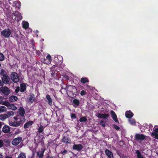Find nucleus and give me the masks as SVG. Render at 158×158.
<instances>
[{"label": "nucleus", "instance_id": "11", "mask_svg": "<svg viewBox=\"0 0 158 158\" xmlns=\"http://www.w3.org/2000/svg\"><path fill=\"white\" fill-rule=\"evenodd\" d=\"M72 104L75 108L78 107L80 104V102L79 100L74 99L72 101Z\"/></svg>", "mask_w": 158, "mask_h": 158}, {"label": "nucleus", "instance_id": "26", "mask_svg": "<svg viewBox=\"0 0 158 158\" xmlns=\"http://www.w3.org/2000/svg\"><path fill=\"white\" fill-rule=\"evenodd\" d=\"M69 86L70 87L71 91H73L74 92H77L76 87L75 86L69 85Z\"/></svg>", "mask_w": 158, "mask_h": 158}, {"label": "nucleus", "instance_id": "40", "mask_svg": "<svg viewBox=\"0 0 158 158\" xmlns=\"http://www.w3.org/2000/svg\"><path fill=\"white\" fill-rule=\"evenodd\" d=\"M152 136H154V138L156 139H158V134L156 132H152Z\"/></svg>", "mask_w": 158, "mask_h": 158}, {"label": "nucleus", "instance_id": "48", "mask_svg": "<svg viewBox=\"0 0 158 158\" xmlns=\"http://www.w3.org/2000/svg\"><path fill=\"white\" fill-rule=\"evenodd\" d=\"M4 143L2 140H0V148L3 146Z\"/></svg>", "mask_w": 158, "mask_h": 158}, {"label": "nucleus", "instance_id": "31", "mask_svg": "<svg viewBox=\"0 0 158 158\" xmlns=\"http://www.w3.org/2000/svg\"><path fill=\"white\" fill-rule=\"evenodd\" d=\"M29 26V23L27 22L24 23L23 24V27L24 29H27V28Z\"/></svg>", "mask_w": 158, "mask_h": 158}, {"label": "nucleus", "instance_id": "30", "mask_svg": "<svg viewBox=\"0 0 158 158\" xmlns=\"http://www.w3.org/2000/svg\"><path fill=\"white\" fill-rule=\"evenodd\" d=\"M7 118L8 117L6 114H1L0 115V119L2 121H4L6 118Z\"/></svg>", "mask_w": 158, "mask_h": 158}, {"label": "nucleus", "instance_id": "58", "mask_svg": "<svg viewBox=\"0 0 158 158\" xmlns=\"http://www.w3.org/2000/svg\"><path fill=\"white\" fill-rule=\"evenodd\" d=\"M2 123L0 122V129L1 128V127H2ZM3 123V124H4V123Z\"/></svg>", "mask_w": 158, "mask_h": 158}, {"label": "nucleus", "instance_id": "12", "mask_svg": "<svg viewBox=\"0 0 158 158\" xmlns=\"http://www.w3.org/2000/svg\"><path fill=\"white\" fill-rule=\"evenodd\" d=\"M62 142L66 144H70L71 140L69 137H67L65 136H62V139L61 141Z\"/></svg>", "mask_w": 158, "mask_h": 158}, {"label": "nucleus", "instance_id": "17", "mask_svg": "<svg viewBox=\"0 0 158 158\" xmlns=\"http://www.w3.org/2000/svg\"><path fill=\"white\" fill-rule=\"evenodd\" d=\"M97 114L98 117L100 118L105 119L109 116V114H102L98 113Z\"/></svg>", "mask_w": 158, "mask_h": 158}, {"label": "nucleus", "instance_id": "59", "mask_svg": "<svg viewBox=\"0 0 158 158\" xmlns=\"http://www.w3.org/2000/svg\"><path fill=\"white\" fill-rule=\"evenodd\" d=\"M4 158H12V157H10V156H6Z\"/></svg>", "mask_w": 158, "mask_h": 158}, {"label": "nucleus", "instance_id": "39", "mask_svg": "<svg viewBox=\"0 0 158 158\" xmlns=\"http://www.w3.org/2000/svg\"><path fill=\"white\" fill-rule=\"evenodd\" d=\"M9 108H10L13 110H16L17 107L14 104H11L10 105Z\"/></svg>", "mask_w": 158, "mask_h": 158}, {"label": "nucleus", "instance_id": "35", "mask_svg": "<svg viewBox=\"0 0 158 158\" xmlns=\"http://www.w3.org/2000/svg\"><path fill=\"white\" fill-rule=\"evenodd\" d=\"M6 108L5 106H0V113L4 111H6Z\"/></svg>", "mask_w": 158, "mask_h": 158}, {"label": "nucleus", "instance_id": "19", "mask_svg": "<svg viewBox=\"0 0 158 158\" xmlns=\"http://www.w3.org/2000/svg\"><path fill=\"white\" fill-rule=\"evenodd\" d=\"M35 100V95L33 94H31L28 98V101L31 103H33Z\"/></svg>", "mask_w": 158, "mask_h": 158}, {"label": "nucleus", "instance_id": "22", "mask_svg": "<svg viewBox=\"0 0 158 158\" xmlns=\"http://www.w3.org/2000/svg\"><path fill=\"white\" fill-rule=\"evenodd\" d=\"M46 98L48 100V104L50 106L52 105V101L50 95L48 94L46 95Z\"/></svg>", "mask_w": 158, "mask_h": 158}, {"label": "nucleus", "instance_id": "63", "mask_svg": "<svg viewBox=\"0 0 158 158\" xmlns=\"http://www.w3.org/2000/svg\"><path fill=\"white\" fill-rule=\"evenodd\" d=\"M11 37H12V35H11Z\"/></svg>", "mask_w": 158, "mask_h": 158}, {"label": "nucleus", "instance_id": "25", "mask_svg": "<svg viewBox=\"0 0 158 158\" xmlns=\"http://www.w3.org/2000/svg\"><path fill=\"white\" fill-rule=\"evenodd\" d=\"M18 97L15 96H10L9 98L10 101L11 102H14L18 100Z\"/></svg>", "mask_w": 158, "mask_h": 158}, {"label": "nucleus", "instance_id": "14", "mask_svg": "<svg viewBox=\"0 0 158 158\" xmlns=\"http://www.w3.org/2000/svg\"><path fill=\"white\" fill-rule=\"evenodd\" d=\"M105 153L108 158H114L113 153L108 149H106L105 151Z\"/></svg>", "mask_w": 158, "mask_h": 158}, {"label": "nucleus", "instance_id": "46", "mask_svg": "<svg viewBox=\"0 0 158 158\" xmlns=\"http://www.w3.org/2000/svg\"><path fill=\"white\" fill-rule=\"evenodd\" d=\"M86 94V92L84 90H82L80 92V94L81 96L85 95Z\"/></svg>", "mask_w": 158, "mask_h": 158}, {"label": "nucleus", "instance_id": "23", "mask_svg": "<svg viewBox=\"0 0 158 158\" xmlns=\"http://www.w3.org/2000/svg\"><path fill=\"white\" fill-rule=\"evenodd\" d=\"M42 151L40 152H37V156L40 158H42L44 156V153L45 150L43 149H41Z\"/></svg>", "mask_w": 158, "mask_h": 158}, {"label": "nucleus", "instance_id": "42", "mask_svg": "<svg viewBox=\"0 0 158 158\" xmlns=\"http://www.w3.org/2000/svg\"><path fill=\"white\" fill-rule=\"evenodd\" d=\"M4 56L1 53H0V61H2L4 60Z\"/></svg>", "mask_w": 158, "mask_h": 158}, {"label": "nucleus", "instance_id": "55", "mask_svg": "<svg viewBox=\"0 0 158 158\" xmlns=\"http://www.w3.org/2000/svg\"><path fill=\"white\" fill-rule=\"evenodd\" d=\"M19 87L18 89L17 88L15 89V91L17 93V92H19Z\"/></svg>", "mask_w": 158, "mask_h": 158}, {"label": "nucleus", "instance_id": "54", "mask_svg": "<svg viewBox=\"0 0 158 158\" xmlns=\"http://www.w3.org/2000/svg\"><path fill=\"white\" fill-rule=\"evenodd\" d=\"M3 85V84L2 81L0 79V86H2Z\"/></svg>", "mask_w": 158, "mask_h": 158}, {"label": "nucleus", "instance_id": "24", "mask_svg": "<svg viewBox=\"0 0 158 158\" xmlns=\"http://www.w3.org/2000/svg\"><path fill=\"white\" fill-rule=\"evenodd\" d=\"M69 91L70 92L69 94L70 95V97L73 98H75L77 95V92H74H74L73 91Z\"/></svg>", "mask_w": 158, "mask_h": 158}, {"label": "nucleus", "instance_id": "52", "mask_svg": "<svg viewBox=\"0 0 158 158\" xmlns=\"http://www.w3.org/2000/svg\"><path fill=\"white\" fill-rule=\"evenodd\" d=\"M56 74L53 71H52V73H51V75L52 77H54L55 76Z\"/></svg>", "mask_w": 158, "mask_h": 158}, {"label": "nucleus", "instance_id": "27", "mask_svg": "<svg viewBox=\"0 0 158 158\" xmlns=\"http://www.w3.org/2000/svg\"><path fill=\"white\" fill-rule=\"evenodd\" d=\"M89 82V80L86 77H82L81 79V82L82 83L85 84V83Z\"/></svg>", "mask_w": 158, "mask_h": 158}, {"label": "nucleus", "instance_id": "1", "mask_svg": "<svg viewBox=\"0 0 158 158\" xmlns=\"http://www.w3.org/2000/svg\"><path fill=\"white\" fill-rule=\"evenodd\" d=\"M10 77L12 81L15 83L18 82L19 80L17 73L15 72H13L11 73Z\"/></svg>", "mask_w": 158, "mask_h": 158}, {"label": "nucleus", "instance_id": "13", "mask_svg": "<svg viewBox=\"0 0 158 158\" xmlns=\"http://www.w3.org/2000/svg\"><path fill=\"white\" fill-rule=\"evenodd\" d=\"M110 114L111 115V117L114 120L116 123H118V121L117 118V115L115 112L113 110H112L110 112Z\"/></svg>", "mask_w": 158, "mask_h": 158}, {"label": "nucleus", "instance_id": "2", "mask_svg": "<svg viewBox=\"0 0 158 158\" xmlns=\"http://www.w3.org/2000/svg\"><path fill=\"white\" fill-rule=\"evenodd\" d=\"M11 30L8 28L3 30L1 32V35L5 38H8L11 34Z\"/></svg>", "mask_w": 158, "mask_h": 158}, {"label": "nucleus", "instance_id": "44", "mask_svg": "<svg viewBox=\"0 0 158 158\" xmlns=\"http://www.w3.org/2000/svg\"><path fill=\"white\" fill-rule=\"evenodd\" d=\"M114 128L118 131L119 130L120 128L116 125L114 124L113 125Z\"/></svg>", "mask_w": 158, "mask_h": 158}, {"label": "nucleus", "instance_id": "60", "mask_svg": "<svg viewBox=\"0 0 158 158\" xmlns=\"http://www.w3.org/2000/svg\"><path fill=\"white\" fill-rule=\"evenodd\" d=\"M65 77L68 79H69V77L68 76H66V77Z\"/></svg>", "mask_w": 158, "mask_h": 158}, {"label": "nucleus", "instance_id": "61", "mask_svg": "<svg viewBox=\"0 0 158 158\" xmlns=\"http://www.w3.org/2000/svg\"><path fill=\"white\" fill-rule=\"evenodd\" d=\"M14 119L15 120H17V118L15 117H14Z\"/></svg>", "mask_w": 158, "mask_h": 158}, {"label": "nucleus", "instance_id": "32", "mask_svg": "<svg viewBox=\"0 0 158 158\" xmlns=\"http://www.w3.org/2000/svg\"><path fill=\"white\" fill-rule=\"evenodd\" d=\"M1 104L5 105L9 107V106L10 105V103L9 102H8V101H5V102H4L3 101Z\"/></svg>", "mask_w": 158, "mask_h": 158}, {"label": "nucleus", "instance_id": "20", "mask_svg": "<svg viewBox=\"0 0 158 158\" xmlns=\"http://www.w3.org/2000/svg\"><path fill=\"white\" fill-rule=\"evenodd\" d=\"M19 113L21 117H24L25 110L23 107H20L19 109Z\"/></svg>", "mask_w": 158, "mask_h": 158}, {"label": "nucleus", "instance_id": "10", "mask_svg": "<svg viewBox=\"0 0 158 158\" xmlns=\"http://www.w3.org/2000/svg\"><path fill=\"white\" fill-rule=\"evenodd\" d=\"M83 148V146L81 144H74L73 146V150L78 151L81 150Z\"/></svg>", "mask_w": 158, "mask_h": 158}, {"label": "nucleus", "instance_id": "41", "mask_svg": "<svg viewBox=\"0 0 158 158\" xmlns=\"http://www.w3.org/2000/svg\"><path fill=\"white\" fill-rule=\"evenodd\" d=\"M5 71L3 69H2L1 70V72L0 73V75L1 76H4L7 75L6 74H5Z\"/></svg>", "mask_w": 158, "mask_h": 158}, {"label": "nucleus", "instance_id": "21", "mask_svg": "<svg viewBox=\"0 0 158 158\" xmlns=\"http://www.w3.org/2000/svg\"><path fill=\"white\" fill-rule=\"evenodd\" d=\"M26 85L24 83H21L20 84V92H24L26 89Z\"/></svg>", "mask_w": 158, "mask_h": 158}, {"label": "nucleus", "instance_id": "33", "mask_svg": "<svg viewBox=\"0 0 158 158\" xmlns=\"http://www.w3.org/2000/svg\"><path fill=\"white\" fill-rule=\"evenodd\" d=\"M14 113L13 111H8L6 112V114L8 117V118H9L11 116H13L14 115Z\"/></svg>", "mask_w": 158, "mask_h": 158}, {"label": "nucleus", "instance_id": "62", "mask_svg": "<svg viewBox=\"0 0 158 158\" xmlns=\"http://www.w3.org/2000/svg\"><path fill=\"white\" fill-rule=\"evenodd\" d=\"M53 69V67H52V69Z\"/></svg>", "mask_w": 158, "mask_h": 158}, {"label": "nucleus", "instance_id": "45", "mask_svg": "<svg viewBox=\"0 0 158 158\" xmlns=\"http://www.w3.org/2000/svg\"><path fill=\"white\" fill-rule=\"evenodd\" d=\"M68 152L67 151L64 149L63 151H61L60 152V153L62 154L63 155H65Z\"/></svg>", "mask_w": 158, "mask_h": 158}, {"label": "nucleus", "instance_id": "8", "mask_svg": "<svg viewBox=\"0 0 158 158\" xmlns=\"http://www.w3.org/2000/svg\"><path fill=\"white\" fill-rule=\"evenodd\" d=\"M52 61L51 57L50 55H48L46 58L43 59V62L44 63L46 64H50Z\"/></svg>", "mask_w": 158, "mask_h": 158}, {"label": "nucleus", "instance_id": "49", "mask_svg": "<svg viewBox=\"0 0 158 158\" xmlns=\"http://www.w3.org/2000/svg\"><path fill=\"white\" fill-rule=\"evenodd\" d=\"M100 124L103 127H104L105 126V124L104 123V122L103 120L101 121L100 122Z\"/></svg>", "mask_w": 158, "mask_h": 158}, {"label": "nucleus", "instance_id": "4", "mask_svg": "<svg viewBox=\"0 0 158 158\" xmlns=\"http://www.w3.org/2000/svg\"><path fill=\"white\" fill-rule=\"evenodd\" d=\"M0 90L5 95H8L10 93V90L6 86L2 87L0 89Z\"/></svg>", "mask_w": 158, "mask_h": 158}, {"label": "nucleus", "instance_id": "29", "mask_svg": "<svg viewBox=\"0 0 158 158\" xmlns=\"http://www.w3.org/2000/svg\"><path fill=\"white\" fill-rule=\"evenodd\" d=\"M14 6L16 8L19 9L20 8L21 4L18 2H15L14 3Z\"/></svg>", "mask_w": 158, "mask_h": 158}, {"label": "nucleus", "instance_id": "5", "mask_svg": "<svg viewBox=\"0 0 158 158\" xmlns=\"http://www.w3.org/2000/svg\"><path fill=\"white\" fill-rule=\"evenodd\" d=\"M13 14L15 16V17L14 19L13 18V19L15 21L18 22L22 19V16L20 13H19L18 11L15 12V13H13Z\"/></svg>", "mask_w": 158, "mask_h": 158}, {"label": "nucleus", "instance_id": "7", "mask_svg": "<svg viewBox=\"0 0 158 158\" xmlns=\"http://www.w3.org/2000/svg\"><path fill=\"white\" fill-rule=\"evenodd\" d=\"M22 138L21 137H18L14 139L12 142V144L14 146L18 145L22 140Z\"/></svg>", "mask_w": 158, "mask_h": 158}, {"label": "nucleus", "instance_id": "34", "mask_svg": "<svg viewBox=\"0 0 158 158\" xmlns=\"http://www.w3.org/2000/svg\"><path fill=\"white\" fill-rule=\"evenodd\" d=\"M87 120L85 116L81 117L79 119V121L80 122H84L86 121Z\"/></svg>", "mask_w": 158, "mask_h": 158}, {"label": "nucleus", "instance_id": "15", "mask_svg": "<svg viewBox=\"0 0 158 158\" xmlns=\"http://www.w3.org/2000/svg\"><path fill=\"white\" fill-rule=\"evenodd\" d=\"M2 131L4 133H6L10 131V127L7 125H5L2 128Z\"/></svg>", "mask_w": 158, "mask_h": 158}, {"label": "nucleus", "instance_id": "18", "mask_svg": "<svg viewBox=\"0 0 158 158\" xmlns=\"http://www.w3.org/2000/svg\"><path fill=\"white\" fill-rule=\"evenodd\" d=\"M33 124V122L32 121H28L24 124V128L25 129L28 128L29 127L31 126Z\"/></svg>", "mask_w": 158, "mask_h": 158}, {"label": "nucleus", "instance_id": "38", "mask_svg": "<svg viewBox=\"0 0 158 158\" xmlns=\"http://www.w3.org/2000/svg\"><path fill=\"white\" fill-rule=\"evenodd\" d=\"M18 158H26L25 154L23 153H20L19 155Z\"/></svg>", "mask_w": 158, "mask_h": 158}, {"label": "nucleus", "instance_id": "57", "mask_svg": "<svg viewBox=\"0 0 158 158\" xmlns=\"http://www.w3.org/2000/svg\"><path fill=\"white\" fill-rule=\"evenodd\" d=\"M0 158H3V156L2 154L0 153Z\"/></svg>", "mask_w": 158, "mask_h": 158}, {"label": "nucleus", "instance_id": "50", "mask_svg": "<svg viewBox=\"0 0 158 158\" xmlns=\"http://www.w3.org/2000/svg\"><path fill=\"white\" fill-rule=\"evenodd\" d=\"M3 98L2 96H0V104H2L3 102Z\"/></svg>", "mask_w": 158, "mask_h": 158}, {"label": "nucleus", "instance_id": "6", "mask_svg": "<svg viewBox=\"0 0 158 158\" xmlns=\"http://www.w3.org/2000/svg\"><path fill=\"white\" fill-rule=\"evenodd\" d=\"M2 79V81L3 85L4 84H9L10 83V77L7 75L3 76Z\"/></svg>", "mask_w": 158, "mask_h": 158}, {"label": "nucleus", "instance_id": "28", "mask_svg": "<svg viewBox=\"0 0 158 158\" xmlns=\"http://www.w3.org/2000/svg\"><path fill=\"white\" fill-rule=\"evenodd\" d=\"M135 152L138 158H143V157L142 156L139 150H135Z\"/></svg>", "mask_w": 158, "mask_h": 158}, {"label": "nucleus", "instance_id": "47", "mask_svg": "<svg viewBox=\"0 0 158 158\" xmlns=\"http://www.w3.org/2000/svg\"><path fill=\"white\" fill-rule=\"evenodd\" d=\"M15 39L17 41L19 40V36L18 34L15 35Z\"/></svg>", "mask_w": 158, "mask_h": 158}, {"label": "nucleus", "instance_id": "3", "mask_svg": "<svg viewBox=\"0 0 158 158\" xmlns=\"http://www.w3.org/2000/svg\"><path fill=\"white\" fill-rule=\"evenodd\" d=\"M135 140L139 141L145 139L146 135L142 134L137 133L135 134Z\"/></svg>", "mask_w": 158, "mask_h": 158}, {"label": "nucleus", "instance_id": "16", "mask_svg": "<svg viewBox=\"0 0 158 158\" xmlns=\"http://www.w3.org/2000/svg\"><path fill=\"white\" fill-rule=\"evenodd\" d=\"M133 114L130 110L127 111L125 113V115L126 118H131L133 116Z\"/></svg>", "mask_w": 158, "mask_h": 158}, {"label": "nucleus", "instance_id": "51", "mask_svg": "<svg viewBox=\"0 0 158 158\" xmlns=\"http://www.w3.org/2000/svg\"><path fill=\"white\" fill-rule=\"evenodd\" d=\"M33 42L34 43V41L33 40H32V48H33V50H34L35 48V45H34V43H33Z\"/></svg>", "mask_w": 158, "mask_h": 158}, {"label": "nucleus", "instance_id": "36", "mask_svg": "<svg viewBox=\"0 0 158 158\" xmlns=\"http://www.w3.org/2000/svg\"><path fill=\"white\" fill-rule=\"evenodd\" d=\"M44 127L41 125H40V127H39L38 129V132L39 133H40L43 131Z\"/></svg>", "mask_w": 158, "mask_h": 158}, {"label": "nucleus", "instance_id": "9", "mask_svg": "<svg viewBox=\"0 0 158 158\" xmlns=\"http://www.w3.org/2000/svg\"><path fill=\"white\" fill-rule=\"evenodd\" d=\"M21 123V121H14L13 122L9 123V124L10 126L12 127H18L19 126Z\"/></svg>", "mask_w": 158, "mask_h": 158}, {"label": "nucleus", "instance_id": "43", "mask_svg": "<svg viewBox=\"0 0 158 158\" xmlns=\"http://www.w3.org/2000/svg\"><path fill=\"white\" fill-rule=\"evenodd\" d=\"M71 118L73 119H75L76 118V115L74 113H72L71 114Z\"/></svg>", "mask_w": 158, "mask_h": 158}, {"label": "nucleus", "instance_id": "37", "mask_svg": "<svg viewBox=\"0 0 158 158\" xmlns=\"http://www.w3.org/2000/svg\"><path fill=\"white\" fill-rule=\"evenodd\" d=\"M129 121L130 124L131 125H135L136 124V121L133 118H131L129 120Z\"/></svg>", "mask_w": 158, "mask_h": 158}, {"label": "nucleus", "instance_id": "56", "mask_svg": "<svg viewBox=\"0 0 158 158\" xmlns=\"http://www.w3.org/2000/svg\"><path fill=\"white\" fill-rule=\"evenodd\" d=\"M154 131L155 132L158 133V127L156 128Z\"/></svg>", "mask_w": 158, "mask_h": 158}, {"label": "nucleus", "instance_id": "53", "mask_svg": "<svg viewBox=\"0 0 158 158\" xmlns=\"http://www.w3.org/2000/svg\"><path fill=\"white\" fill-rule=\"evenodd\" d=\"M46 158H55L54 156H50L49 155H48Z\"/></svg>", "mask_w": 158, "mask_h": 158}]
</instances>
